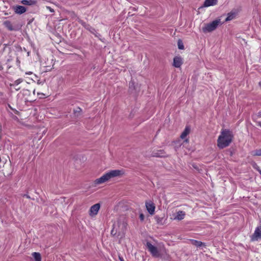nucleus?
Instances as JSON below:
<instances>
[{"instance_id":"26","label":"nucleus","mask_w":261,"mask_h":261,"mask_svg":"<svg viewBox=\"0 0 261 261\" xmlns=\"http://www.w3.org/2000/svg\"><path fill=\"white\" fill-rule=\"evenodd\" d=\"M129 90H134L135 88V82L134 81H130L129 83Z\"/></svg>"},{"instance_id":"34","label":"nucleus","mask_w":261,"mask_h":261,"mask_svg":"<svg viewBox=\"0 0 261 261\" xmlns=\"http://www.w3.org/2000/svg\"><path fill=\"white\" fill-rule=\"evenodd\" d=\"M32 20H33V19L29 20V21L27 24L28 27H29V25H31V23Z\"/></svg>"},{"instance_id":"6","label":"nucleus","mask_w":261,"mask_h":261,"mask_svg":"<svg viewBox=\"0 0 261 261\" xmlns=\"http://www.w3.org/2000/svg\"><path fill=\"white\" fill-rule=\"evenodd\" d=\"M261 240V226L257 227L254 233L250 236V240L252 242Z\"/></svg>"},{"instance_id":"23","label":"nucleus","mask_w":261,"mask_h":261,"mask_svg":"<svg viewBox=\"0 0 261 261\" xmlns=\"http://www.w3.org/2000/svg\"><path fill=\"white\" fill-rule=\"evenodd\" d=\"M7 160L6 158L1 157L0 156V168L3 167L4 165L6 163Z\"/></svg>"},{"instance_id":"20","label":"nucleus","mask_w":261,"mask_h":261,"mask_svg":"<svg viewBox=\"0 0 261 261\" xmlns=\"http://www.w3.org/2000/svg\"><path fill=\"white\" fill-rule=\"evenodd\" d=\"M7 100V98L4 93L2 92H0V102H6Z\"/></svg>"},{"instance_id":"32","label":"nucleus","mask_w":261,"mask_h":261,"mask_svg":"<svg viewBox=\"0 0 261 261\" xmlns=\"http://www.w3.org/2000/svg\"><path fill=\"white\" fill-rule=\"evenodd\" d=\"M129 9L135 11L137 10V9L135 7H130Z\"/></svg>"},{"instance_id":"38","label":"nucleus","mask_w":261,"mask_h":261,"mask_svg":"<svg viewBox=\"0 0 261 261\" xmlns=\"http://www.w3.org/2000/svg\"><path fill=\"white\" fill-rule=\"evenodd\" d=\"M258 125L261 126V122H258Z\"/></svg>"},{"instance_id":"43","label":"nucleus","mask_w":261,"mask_h":261,"mask_svg":"<svg viewBox=\"0 0 261 261\" xmlns=\"http://www.w3.org/2000/svg\"><path fill=\"white\" fill-rule=\"evenodd\" d=\"M123 225H124V227H125L126 224L123 223Z\"/></svg>"},{"instance_id":"37","label":"nucleus","mask_w":261,"mask_h":261,"mask_svg":"<svg viewBox=\"0 0 261 261\" xmlns=\"http://www.w3.org/2000/svg\"><path fill=\"white\" fill-rule=\"evenodd\" d=\"M257 171L259 172V173L261 175V170L260 169H257Z\"/></svg>"},{"instance_id":"33","label":"nucleus","mask_w":261,"mask_h":261,"mask_svg":"<svg viewBox=\"0 0 261 261\" xmlns=\"http://www.w3.org/2000/svg\"><path fill=\"white\" fill-rule=\"evenodd\" d=\"M119 259L120 261H124L123 258L122 256H119Z\"/></svg>"},{"instance_id":"24","label":"nucleus","mask_w":261,"mask_h":261,"mask_svg":"<svg viewBox=\"0 0 261 261\" xmlns=\"http://www.w3.org/2000/svg\"><path fill=\"white\" fill-rule=\"evenodd\" d=\"M82 111V110L81 108H80V107H77L76 109L73 110V113L75 116H79L81 115Z\"/></svg>"},{"instance_id":"18","label":"nucleus","mask_w":261,"mask_h":261,"mask_svg":"<svg viewBox=\"0 0 261 261\" xmlns=\"http://www.w3.org/2000/svg\"><path fill=\"white\" fill-rule=\"evenodd\" d=\"M34 261H41V256L39 252H34Z\"/></svg>"},{"instance_id":"29","label":"nucleus","mask_w":261,"mask_h":261,"mask_svg":"<svg viewBox=\"0 0 261 261\" xmlns=\"http://www.w3.org/2000/svg\"><path fill=\"white\" fill-rule=\"evenodd\" d=\"M46 8H47L48 10H49V11H50V12H52V13H53V12H54V9H53V8H51L50 7L47 6V7H46Z\"/></svg>"},{"instance_id":"16","label":"nucleus","mask_w":261,"mask_h":261,"mask_svg":"<svg viewBox=\"0 0 261 261\" xmlns=\"http://www.w3.org/2000/svg\"><path fill=\"white\" fill-rule=\"evenodd\" d=\"M190 128L189 126H186L180 135V138L184 139L190 133Z\"/></svg>"},{"instance_id":"13","label":"nucleus","mask_w":261,"mask_h":261,"mask_svg":"<svg viewBox=\"0 0 261 261\" xmlns=\"http://www.w3.org/2000/svg\"><path fill=\"white\" fill-rule=\"evenodd\" d=\"M191 244H192L193 245H194L197 247H200L202 246H205V245L204 243L201 242V241H197V240H194V239H191L190 240Z\"/></svg>"},{"instance_id":"15","label":"nucleus","mask_w":261,"mask_h":261,"mask_svg":"<svg viewBox=\"0 0 261 261\" xmlns=\"http://www.w3.org/2000/svg\"><path fill=\"white\" fill-rule=\"evenodd\" d=\"M237 13L233 11H231L230 12L228 13L227 14V16L225 19V21H228L234 19L236 16Z\"/></svg>"},{"instance_id":"22","label":"nucleus","mask_w":261,"mask_h":261,"mask_svg":"<svg viewBox=\"0 0 261 261\" xmlns=\"http://www.w3.org/2000/svg\"><path fill=\"white\" fill-rule=\"evenodd\" d=\"M177 46L178 48L179 49L182 50L184 49V45L182 42V41L181 39H178L177 41Z\"/></svg>"},{"instance_id":"11","label":"nucleus","mask_w":261,"mask_h":261,"mask_svg":"<svg viewBox=\"0 0 261 261\" xmlns=\"http://www.w3.org/2000/svg\"><path fill=\"white\" fill-rule=\"evenodd\" d=\"M100 204L99 203L95 204L93 205H92L90 209V215L91 216L96 215L98 213V211L100 209Z\"/></svg>"},{"instance_id":"41","label":"nucleus","mask_w":261,"mask_h":261,"mask_svg":"<svg viewBox=\"0 0 261 261\" xmlns=\"http://www.w3.org/2000/svg\"><path fill=\"white\" fill-rule=\"evenodd\" d=\"M26 83H27V84H30V82H28V81H27V82H26Z\"/></svg>"},{"instance_id":"12","label":"nucleus","mask_w":261,"mask_h":261,"mask_svg":"<svg viewBox=\"0 0 261 261\" xmlns=\"http://www.w3.org/2000/svg\"><path fill=\"white\" fill-rule=\"evenodd\" d=\"M218 0H205L201 7H207L217 4Z\"/></svg>"},{"instance_id":"28","label":"nucleus","mask_w":261,"mask_h":261,"mask_svg":"<svg viewBox=\"0 0 261 261\" xmlns=\"http://www.w3.org/2000/svg\"><path fill=\"white\" fill-rule=\"evenodd\" d=\"M139 218L141 221H143L144 220V215L143 214L141 213L139 215Z\"/></svg>"},{"instance_id":"10","label":"nucleus","mask_w":261,"mask_h":261,"mask_svg":"<svg viewBox=\"0 0 261 261\" xmlns=\"http://www.w3.org/2000/svg\"><path fill=\"white\" fill-rule=\"evenodd\" d=\"M13 9L16 13L18 14H21L25 12L27 10V9L24 6L19 5L13 6Z\"/></svg>"},{"instance_id":"46","label":"nucleus","mask_w":261,"mask_h":261,"mask_svg":"<svg viewBox=\"0 0 261 261\" xmlns=\"http://www.w3.org/2000/svg\"><path fill=\"white\" fill-rule=\"evenodd\" d=\"M33 93H34V94H35V90H34Z\"/></svg>"},{"instance_id":"19","label":"nucleus","mask_w":261,"mask_h":261,"mask_svg":"<svg viewBox=\"0 0 261 261\" xmlns=\"http://www.w3.org/2000/svg\"><path fill=\"white\" fill-rule=\"evenodd\" d=\"M5 27L10 31L13 30V26L11 22L10 21L7 20L4 22Z\"/></svg>"},{"instance_id":"3","label":"nucleus","mask_w":261,"mask_h":261,"mask_svg":"<svg viewBox=\"0 0 261 261\" xmlns=\"http://www.w3.org/2000/svg\"><path fill=\"white\" fill-rule=\"evenodd\" d=\"M222 24L220 19H216L211 23L205 24V26L202 28V31L204 33L212 32Z\"/></svg>"},{"instance_id":"31","label":"nucleus","mask_w":261,"mask_h":261,"mask_svg":"<svg viewBox=\"0 0 261 261\" xmlns=\"http://www.w3.org/2000/svg\"><path fill=\"white\" fill-rule=\"evenodd\" d=\"M21 82V80L20 79L17 80H16V81H15V83H16V84H17V85H18V84H20Z\"/></svg>"},{"instance_id":"1","label":"nucleus","mask_w":261,"mask_h":261,"mask_svg":"<svg viewBox=\"0 0 261 261\" xmlns=\"http://www.w3.org/2000/svg\"><path fill=\"white\" fill-rule=\"evenodd\" d=\"M233 135L231 131L228 129H223L217 140V146L223 149L229 145L232 142Z\"/></svg>"},{"instance_id":"44","label":"nucleus","mask_w":261,"mask_h":261,"mask_svg":"<svg viewBox=\"0 0 261 261\" xmlns=\"http://www.w3.org/2000/svg\"><path fill=\"white\" fill-rule=\"evenodd\" d=\"M32 73V72H30L29 73H28V74H31Z\"/></svg>"},{"instance_id":"8","label":"nucleus","mask_w":261,"mask_h":261,"mask_svg":"<svg viewBox=\"0 0 261 261\" xmlns=\"http://www.w3.org/2000/svg\"><path fill=\"white\" fill-rule=\"evenodd\" d=\"M151 156L157 158H166L168 155L166 154V152L163 149L153 151L151 153Z\"/></svg>"},{"instance_id":"42","label":"nucleus","mask_w":261,"mask_h":261,"mask_svg":"<svg viewBox=\"0 0 261 261\" xmlns=\"http://www.w3.org/2000/svg\"><path fill=\"white\" fill-rule=\"evenodd\" d=\"M36 54H37V55L39 57V53H38V52H37Z\"/></svg>"},{"instance_id":"40","label":"nucleus","mask_w":261,"mask_h":261,"mask_svg":"<svg viewBox=\"0 0 261 261\" xmlns=\"http://www.w3.org/2000/svg\"><path fill=\"white\" fill-rule=\"evenodd\" d=\"M128 16H132L133 15H130V12L128 13Z\"/></svg>"},{"instance_id":"35","label":"nucleus","mask_w":261,"mask_h":261,"mask_svg":"<svg viewBox=\"0 0 261 261\" xmlns=\"http://www.w3.org/2000/svg\"><path fill=\"white\" fill-rule=\"evenodd\" d=\"M23 196H24H24H25V197H27V198H30V197L29 195H26V194H24V195H23Z\"/></svg>"},{"instance_id":"25","label":"nucleus","mask_w":261,"mask_h":261,"mask_svg":"<svg viewBox=\"0 0 261 261\" xmlns=\"http://www.w3.org/2000/svg\"><path fill=\"white\" fill-rule=\"evenodd\" d=\"M21 3L25 5H31L33 2L31 0H22Z\"/></svg>"},{"instance_id":"7","label":"nucleus","mask_w":261,"mask_h":261,"mask_svg":"<svg viewBox=\"0 0 261 261\" xmlns=\"http://www.w3.org/2000/svg\"><path fill=\"white\" fill-rule=\"evenodd\" d=\"M145 205L148 213L151 215H153L154 214V211L155 208L154 203L151 201H146L145 202Z\"/></svg>"},{"instance_id":"2","label":"nucleus","mask_w":261,"mask_h":261,"mask_svg":"<svg viewBox=\"0 0 261 261\" xmlns=\"http://www.w3.org/2000/svg\"><path fill=\"white\" fill-rule=\"evenodd\" d=\"M124 174L123 170H113L106 173L99 178L94 181L95 185H99L108 181L113 177L121 176Z\"/></svg>"},{"instance_id":"5","label":"nucleus","mask_w":261,"mask_h":261,"mask_svg":"<svg viewBox=\"0 0 261 261\" xmlns=\"http://www.w3.org/2000/svg\"><path fill=\"white\" fill-rule=\"evenodd\" d=\"M78 22L87 30L89 31L91 33L93 34L96 37L99 38L101 35L97 33L95 29L91 27L89 24L87 23L84 20L79 19Z\"/></svg>"},{"instance_id":"39","label":"nucleus","mask_w":261,"mask_h":261,"mask_svg":"<svg viewBox=\"0 0 261 261\" xmlns=\"http://www.w3.org/2000/svg\"><path fill=\"white\" fill-rule=\"evenodd\" d=\"M254 167V168H255L257 170V169H259V168L258 167H257V168H256V167Z\"/></svg>"},{"instance_id":"30","label":"nucleus","mask_w":261,"mask_h":261,"mask_svg":"<svg viewBox=\"0 0 261 261\" xmlns=\"http://www.w3.org/2000/svg\"><path fill=\"white\" fill-rule=\"evenodd\" d=\"M228 151L229 152L230 155L232 156L233 155V151L231 150L230 149H229L228 150Z\"/></svg>"},{"instance_id":"14","label":"nucleus","mask_w":261,"mask_h":261,"mask_svg":"<svg viewBox=\"0 0 261 261\" xmlns=\"http://www.w3.org/2000/svg\"><path fill=\"white\" fill-rule=\"evenodd\" d=\"M186 215V213L185 212L182 211H179L177 212V215L175 217V219H177L178 220H181L184 219Z\"/></svg>"},{"instance_id":"17","label":"nucleus","mask_w":261,"mask_h":261,"mask_svg":"<svg viewBox=\"0 0 261 261\" xmlns=\"http://www.w3.org/2000/svg\"><path fill=\"white\" fill-rule=\"evenodd\" d=\"M163 219V217H160L159 216H155L154 217V219L155 220L156 223L159 225L164 224Z\"/></svg>"},{"instance_id":"21","label":"nucleus","mask_w":261,"mask_h":261,"mask_svg":"<svg viewBox=\"0 0 261 261\" xmlns=\"http://www.w3.org/2000/svg\"><path fill=\"white\" fill-rule=\"evenodd\" d=\"M251 154L253 156H261V148L253 150Z\"/></svg>"},{"instance_id":"36","label":"nucleus","mask_w":261,"mask_h":261,"mask_svg":"<svg viewBox=\"0 0 261 261\" xmlns=\"http://www.w3.org/2000/svg\"><path fill=\"white\" fill-rule=\"evenodd\" d=\"M258 116L261 117V112H258Z\"/></svg>"},{"instance_id":"27","label":"nucleus","mask_w":261,"mask_h":261,"mask_svg":"<svg viewBox=\"0 0 261 261\" xmlns=\"http://www.w3.org/2000/svg\"><path fill=\"white\" fill-rule=\"evenodd\" d=\"M117 234V230L114 229V228H113L111 231V234L113 236H116Z\"/></svg>"},{"instance_id":"9","label":"nucleus","mask_w":261,"mask_h":261,"mask_svg":"<svg viewBox=\"0 0 261 261\" xmlns=\"http://www.w3.org/2000/svg\"><path fill=\"white\" fill-rule=\"evenodd\" d=\"M183 63L182 59L180 56H175L173 58V66L176 68H179Z\"/></svg>"},{"instance_id":"45","label":"nucleus","mask_w":261,"mask_h":261,"mask_svg":"<svg viewBox=\"0 0 261 261\" xmlns=\"http://www.w3.org/2000/svg\"><path fill=\"white\" fill-rule=\"evenodd\" d=\"M35 128H36L34 126V127H33L34 130H35Z\"/></svg>"},{"instance_id":"4","label":"nucleus","mask_w":261,"mask_h":261,"mask_svg":"<svg viewBox=\"0 0 261 261\" xmlns=\"http://www.w3.org/2000/svg\"><path fill=\"white\" fill-rule=\"evenodd\" d=\"M146 246L148 251L150 252L153 257H159L161 256V254L160 253L158 248L153 246L150 242H147Z\"/></svg>"}]
</instances>
